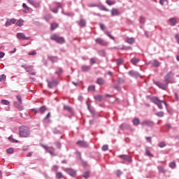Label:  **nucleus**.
Returning <instances> with one entry per match:
<instances>
[{
    "instance_id": "obj_50",
    "label": "nucleus",
    "mask_w": 179,
    "mask_h": 179,
    "mask_svg": "<svg viewBox=\"0 0 179 179\" xmlns=\"http://www.w3.org/2000/svg\"><path fill=\"white\" fill-rule=\"evenodd\" d=\"M162 104H163V101H159L157 105L159 110H163V106Z\"/></svg>"
},
{
    "instance_id": "obj_51",
    "label": "nucleus",
    "mask_w": 179,
    "mask_h": 179,
    "mask_svg": "<svg viewBox=\"0 0 179 179\" xmlns=\"http://www.w3.org/2000/svg\"><path fill=\"white\" fill-rule=\"evenodd\" d=\"M55 146L57 149H61V148H62V144L60 142L57 141L55 143Z\"/></svg>"
},
{
    "instance_id": "obj_31",
    "label": "nucleus",
    "mask_w": 179,
    "mask_h": 179,
    "mask_svg": "<svg viewBox=\"0 0 179 179\" xmlns=\"http://www.w3.org/2000/svg\"><path fill=\"white\" fill-rule=\"evenodd\" d=\"M94 99L96 100V101H103V96L102 95H96L94 96Z\"/></svg>"
},
{
    "instance_id": "obj_54",
    "label": "nucleus",
    "mask_w": 179,
    "mask_h": 179,
    "mask_svg": "<svg viewBox=\"0 0 179 179\" xmlns=\"http://www.w3.org/2000/svg\"><path fill=\"white\" fill-rule=\"evenodd\" d=\"M139 20H140V23H141V24H144V23H145V17L141 16Z\"/></svg>"
},
{
    "instance_id": "obj_57",
    "label": "nucleus",
    "mask_w": 179,
    "mask_h": 179,
    "mask_svg": "<svg viewBox=\"0 0 179 179\" xmlns=\"http://www.w3.org/2000/svg\"><path fill=\"white\" fill-rule=\"evenodd\" d=\"M8 140L10 141V142H12L13 143H17V141L15 140V138H13V137L10 136L8 137Z\"/></svg>"
},
{
    "instance_id": "obj_9",
    "label": "nucleus",
    "mask_w": 179,
    "mask_h": 179,
    "mask_svg": "<svg viewBox=\"0 0 179 179\" xmlns=\"http://www.w3.org/2000/svg\"><path fill=\"white\" fill-rule=\"evenodd\" d=\"M141 125L143 127H155V122L152 121V120H144L142 123Z\"/></svg>"
},
{
    "instance_id": "obj_15",
    "label": "nucleus",
    "mask_w": 179,
    "mask_h": 179,
    "mask_svg": "<svg viewBox=\"0 0 179 179\" xmlns=\"http://www.w3.org/2000/svg\"><path fill=\"white\" fill-rule=\"evenodd\" d=\"M17 38H19V40H29V38H30L26 36V35H24V34H23V33H17Z\"/></svg>"
},
{
    "instance_id": "obj_32",
    "label": "nucleus",
    "mask_w": 179,
    "mask_h": 179,
    "mask_svg": "<svg viewBox=\"0 0 179 179\" xmlns=\"http://www.w3.org/2000/svg\"><path fill=\"white\" fill-rule=\"evenodd\" d=\"M169 22L171 24V26H176V24H177V20L174 17L171 18Z\"/></svg>"
},
{
    "instance_id": "obj_34",
    "label": "nucleus",
    "mask_w": 179,
    "mask_h": 179,
    "mask_svg": "<svg viewBox=\"0 0 179 179\" xmlns=\"http://www.w3.org/2000/svg\"><path fill=\"white\" fill-rule=\"evenodd\" d=\"M158 171L162 173V174L166 173V170L164 169V168L162 166H157Z\"/></svg>"
},
{
    "instance_id": "obj_49",
    "label": "nucleus",
    "mask_w": 179,
    "mask_h": 179,
    "mask_svg": "<svg viewBox=\"0 0 179 179\" xmlns=\"http://www.w3.org/2000/svg\"><path fill=\"white\" fill-rule=\"evenodd\" d=\"M96 90V87L94 85H90L88 87L89 92H94Z\"/></svg>"
},
{
    "instance_id": "obj_2",
    "label": "nucleus",
    "mask_w": 179,
    "mask_h": 179,
    "mask_svg": "<svg viewBox=\"0 0 179 179\" xmlns=\"http://www.w3.org/2000/svg\"><path fill=\"white\" fill-rule=\"evenodd\" d=\"M51 40L57 43V44H64L65 38L64 36H59L57 34H53L50 36Z\"/></svg>"
},
{
    "instance_id": "obj_40",
    "label": "nucleus",
    "mask_w": 179,
    "mask_h": 179,
    "mask_svg": "<svg viewBox=\"0 0 179 179\" xmlns=\"http://www.w3.org/2000/svg\"><path fill=\"white\" fill-rule=\"evenodd\" d=\"M113 87L114 89H115V90H117V92H120V90H121V86L118 83L114 84Z\"/></svg>"
},
{
    "instance_id": "obj_56",
    "label": "nucleus",
    "mask_w": 179,
    "mask_h": 179,
    "mask_svg": "<svg viewBox=\"0 0 179 179\" xmlns=\"http://www.w3.org/2000/svg\"><path fill=\"white\" fill-rule=\"evenodd\" d=\"M23 22H24V21L22 20H18V21L16 22L17 26H20V27L23 26Z\"/></svg>"
},
{
    "instance_id": "obj_12",
    "label": "nucleus",
    "mask_w": 179,
    "mask_h": 179,
    "mask_svg": "<svg viewBox=\"0 0 179 179\" xmlns=\"http://www.w3.org/2000/svg\"><path fill=\"white\" fill-rule=\"evenodd\" d=\"M76 145L80 146V148H89V144L85 141H78L76 142Z\"/></svg>"
},
{
    "instance_id": "obj_13",
    "label": "nucleus",
    "mask_w": 179,
    "mask_h": 179,
    "mask_svg": "<svg viewBox=\"0 0 179 179\" xmlns=\"http://www.w3.org/2000/svg\"><path fill=\"white\" fill-rule=\"evenodd\" d=\"M45 150L50 153L51 156H57V154H55V149L52 147H45Z\"/></svg>"
},
{
    "instance_id": "obj_48",
    "label": "nucleus",
    "mask_w": 179,
    "mask_h": 179,
    "mask_svg": "<svg viewBox=\"0 0 179 179\" xmlns=\"http://www.w3.org/2000/svg\"><path fill=\"white\" fill-rule=\"evenodd\" d=\"M1 104H3V106H9L10 102L6 99H3L1 100Z\"/></svg>"
},
{
    "instance_id": "obj_63",
    "label": "nucleus",
    "mask_w": 179,
    "mask_h": 179,
    "mask_svg": "<svg viewBox=\"0 0 179 179\" xmlns=\"http://www.w3.org/2000/svg\"><path fill=\"white\" fill-rule=\"evenodd\" d=\"M59 168V166H58L57 165H55L52 167V170H53V171H56V173H57V171H58Z\"/></svg>"
},
{
    "instance_id": "obj_58",
    "label": "nucleus",
    "mask_w": 179,
    "mask_h": 179,
    "mask_svg": "<svg viewBox=\"0 0 179 179\" xmlns=\"http://www.w3.org/2000/svg\"><path fill=\"white\" fill-rule=\"evenodd\" d=\"M169 167L171 169H174L176 167V162H170Z\"/></svg>"
},
{
    "instance_id": "obj_23",
    "label": "nucleus",
    "mask_w": 179,
    "mask_h": 179,
    "mask_svg": "<svg viewBox=\"0 0 179 179\" xmlns=\"http://www.w3.org/2000/svg\"><path fill=\"white\" fill-rule=\"evenodd\" d=\"M131 49V46H125L124 45L118 46V50H124L125 51H127Z\"/></svg>"
},
{
    "instance_id": "obj_26",
    "label": "nucleus",
    "mask_w": 179,
    "mask_h": 179,
    "mask_svg": "<svg viewBox=\"0 0 179 179\" xmlns=\"http://www.w3.org/2000/svg\"><path fill=\"white\" fill-rule=\"evenodd\" d=\"M139 61H141V59L134 57L130 60V62H131L133 65H136V64H138Z\"/></svg>"
},
{
    "instance_id": "obj_59",
    "label": "nucleus",
    "mask_w": 179,
    "mask_h": 179,
    "mask_svg": "<svg viewBox=\"0 0 179 179\" xmlns=\"http://www.w3.org/2000/svg\"><path fill=\"white\" fill-rule=\"evenodd\" d=\"M100 10H104L105 12H108V9L107 8H106V6H100Z\"/></svg>"
},
{
    "instance_id": "obj_20",
    "label": "nucleus",
    "mask_w": 179,
    "mask_h": 179,
    "mask_svg": "<svg viewBox=\"0 0 179 179\" xmlns=\"http://www.w3.org/2000/svg\"><path fill=\"white\" fill-rule=\"evenodd\" d=\"M145 156H149L150 157H154L153 154L150 153V147H147L145 148Z\"/></svg>"
},
{
    "instance_id": "obj_3",
    "label": "nucleus",
    "mask_w": 179,
    "mask_h": 179,
    "mask_svg": "<svg viewBox=\"0 0 179 179\" xmlns=\"http://www.w3.org/2000/svg\"><path fill=\"white\" fill-rule=\"evenodd\" d=\"M173 76H174V74L173 73V71L168 72L164 78V82L166 85H169V83H171V80L173 79Z\"/></svg>"
},
{
    "instance_id": "obj_27",
    "label": "nucleus",
    "mask_w": 179,
    "mask_h": 179,
    "mask_svg": "<svg viewBox=\"0 0 179 179\" xmlns=\"http://www.w3.org/2000/svg\"><path fill=\"white\" fill-rule=\"evenodd\" d=\"M78 24L80 27H86V20H85V19H81Z\"/></svg>"
},
{
    "instance_id": "obj_37",
    "label": "nucleus",
    "mask_w": 179,
    "mask_h": 179,
    "mask_svg": "<svg viewBox=\"0 0 179 179\" xmlns=\"http://www.w3.org/2000/svg\"><path fill=\"white\" fill-rule=\"evenodd\" d=\"M98 54L99 55H100V57H106V50H98Z\"/></svg>"
},
{
    "instance_id": "obj_7",
    "label": "nucleus",
    "mask_w": 179,
    "mask_h": 179,
    "mask_svg": "<svg viewBox=\"0 0 179 179\" xmlns=\"http://www.w3.org/2000/svg\"><path fill=\"white\" fill-rule=\"evenodd\" d=\"M154 83L156 86H158L159 89H162V90H167L168 85L166 83L164 84L160 81H155Z\"/></svg>"
},
{
    "instance_id": "obj_10",
    "label": "nucleus",
    "mask_w": 179,
    "mask_h": 179,
    "mask_svg": "<svg viewBox=\"0 0 179 179\" xmlns=\"http://www.w3.org/2000/svg\"><path fill=\"white\" fill-rule=\"evenodd\" d=\"M31 111H33L34 114H44V113H45V106H42L38 110L32 109Z\"/></svg>"
},
{
    "instance_id": "obj_33",
    "label": "nucleus",
    "mask_w": 179,
    "mask_h": 179,
    "mask_svg": "<svg viewBox=\"0 0 179 179\" xmlns=\"http://www.w3.org/2000/svg\"><path fill=\"white\" fill-rule=\"evenodd\" d=\"M105 34H106V36H108V37H109L111 40H115V38L111 35V32L106 31H105Z\"/></svg>"
},
{
    "instance_id": "obj_45",
    "label": "nucleus",
    "mask_w": 179,
    "mask_h": 179,
    "mask_svg": "<svg viewBox=\"0 0 179 179\" xmlns=\"http://www.w3.org/2000/svg\"><path fill=\"white\" fill-rule=\"evenodd\" d=\"M87 106L90 113H91V114H94V109L93 108H91L89 103H87Z\"/></svg>"
},
{
    "instance_id": "obj_53",
    "label": "nucleus",
    "mask_w": 179,
    "mask_h": 179,
    "mask_svg": "<svg viewBox=\"0 0 179 179\" xmlns=\"http://www.w3.org/2000/svg\"><path fill=\"white\" fill-rule=\"evenodd\" d=\"M159 65H160V62H159V61L154 60L153 66H155V68H157V66H159Z\"/></svg>"
},
{
    "instance_id": "obj_60",
    "label": "nucleus",
    "mask_w": 179,
    "mask_h": 179,
    "mask_svg": "<svg viewBox=\"0 0 179 179\" xmlns=\"http://www.w3.org/2000/svg\"><path fill=\"white\" fill-rule=\"evenodd\" d=\"M158 146H159V148H165V146H166V143H164V142H161V143H159L158 144Z\"/></svg>"
},
{
    "instance_id": "obj_38",
    "label": "nucleus",
    "mask_w": 179,
    "mask_h": 179,
    "mask_svg": "<svg viewBox=\"0 0 179 179\" xmlns=\"http://www.w3.org/2000/svg\"><path fill=\"white\" fill-rule=\"evenodd\" d=\"M50 117H51V113H48V115L45 117V120H46L45 122H46V124H50L51 120H48Z\"/></svg>"
},
{
    "instance_id": "obj_25",
    "label": "nucleus",
    "mask_w": 179,
    "mask_h": 179,
    "mask_svg": "<svg viewBox=\"0 0 179 179\" xmlns=\"http://www.w3.org/2000/svg\"><path fill=\"white\" fill-rule=\"evenodd\" d=\"M81 69L83 72H87V71H90V69H92V66H83Z\"/></svg>"
},
{
    "instance_id": "obj_16",
    "label": "nucleus",
    "mask_w": 179,
    "mask_h": 179,
    "mask_svg": "<svg viewBox=\"0 0 179 179\" xmlns=\"http://www.w3.org/2000/svg\"><path fill=\"white\" fill-rule=\"evenodd\" d=\"M120 129L122 131L125 129H131V126L127 123H123L120 126Z\"/></svg>"
},
{
    "instance_id": "obj_36",
    "label": "nucleus",
    "mask_w": 179,
    "mask_h": 179,
    "mask_svg": "<svg viewBox=\"0 0 179 179\" xmlns=\"http://www.w3.org/2000/svg\"><path fill=\"white\" fill-rule=\"evenodd\" d=\"M117 84L122 85V83H125V80H124L122 78L119 77L117 80Z\"/></svg>"
},
{
    "instance_id": "obj_41",
    "label": "nucleus",
    "mask_w": 179,
    "mask_h": 179,
    "mask_svg": "<svg viewBox=\"0 0 179 179\" xmlns=\"http://www.w3.org/2000/svg\"><path fill=\"white\" fill-rule=\"evenodd\" d=\"M83 177L85 179L89 178V177H90V172L89 171H86L83 174Z\"/></svg>"
},
{
    "instance_id": "obj_8",
    "label": "nucleus",
    "mask_w": 179,
    "mask_h": 179,
    "mask_svg": "<svg viewBox=\"0 0 179 179\" xmlns=\"http://www.w3.org/2000/svg\"><path fill=\"white\" fill-rule=\"evenodd\" d=\"M96 44H99V45H102L103 47H107L108 45V42H106L103 38H98L95 39Z\"/></svg>"
},
{
    "instance_id": "obj_43",
    "label": "nucleus",
    "mask_w": 179,
    "mask_h": 179,
    "mask_svg": "<svg viewBox=\"0 0 179 179\" xmlns=\"http://www.w3.org/2000/svg\"><path fill=\"white\" fill-rule=\"evenodd\" d=\"M59 8H62V6H57V7H55L52 12H53V13H58V10Z\"/></svg>"
},
{
    "instance_id": "obj_4",
    "label": "nucleus",
    "mask_w": 179,
    "mask_h": 179,
    "mask_svg": "<svg viewBox=\"0 0 179 179\" xmlns=\"http://www.w3.org/2000/svg\"><path fill=\"white\" fill-rule=\"evenodd\" d=\"M24 69L27 71L29 73V75L34 76L36 75V71H34V69L33 68V66H26V65H22V66Z\"/></svg>"
},
{
    "instance_id": "obj_42",
    "label": "nucleus",
    "mask_w": 179,
    "mask_h": 179,
    "mask_svg": "<svg viewBox=\"0 0 179 179\" xmlns=\"http://www.w3.org/2000/svg\"><path fill=\"white\" fill-rule=\"evenodd\" d=\"M134 41L135 40L134 39V38H128L126 41L128 44H134Z\"/></svg>"
},
{
    "instance_id": "obj_35",
    "label": "nucleus",
    "mask_w": 179,
    "mask_h": 179,
    "mask_svg": "<svg viewBox=\"0 0 179 179\" xmlns=\"http://www.w3.org/2000/svg\"><path fill=\"white\" fill-rule=\"evenodd\" d=\"M27 1L29 3H31V5H33L34 6H38V3L36 2L34 0H27Z\"/></svg>"
},
{
    "instance_id": "obj_62",
    "label": "nucleus",
    "mask_w": 179,
    "mask_h": 179,
    "mask_svg": "<svg viewBox=\"0 0 179 179\" xmlns=\"http://www.w3.org/2000/svg\"><path fill=\"white\" fill-rule=\"evenodd\" d=\"M106 3L108 5H109V6H111V5H114V1H111V0H107L106 1Z\"/></svg>"
},
{
    "instance_id": "obj_11",
    "label": "nucleus",
    "mask_w": 179,
    "mask_h": 179,
    "mask_svg": "<svg viewBox=\"0 0 179 179\" xmlns=\"http://www.w3.org/2000/svg\"><path fill=\"white\" fill-rule=\"evenodd\" d=\"M118 157H120V159H122V160H124V162H129V163L132 162V159L127 155H119Z\"/></svg>"
},
{
    "instance_id": "obj_64",
    "label": "nucleus",
    "mask_w": 179,
    "mask_h": 179,
    "mask_svg": "<svg viewBox=\"0 0 179 179\" xmlns=\"http://www.w3.org/2000/svg\"><path fill=\"white\" fill-rule=\"evenodd\" d=\"M175 38H176V40L178 44H179V34H176L175 35Z\"/></svg>"
},
{
    "instance_id": "obj_47",
    "label": "nucleus",
    "mask_w": 179,
    "mask_h": 179,
    "mask_svg": "<svg viewBox=\"0 0 179 179\" xmlns=\"http://www.w3.org/2000/svg\"><path fill=\"white\" fill-rule=\"evenodd\" d=\"M155 115H157V117H159L160 118H162V117H164V112L163 111L158 112L155 114Z\"/></svg>"
},
{
    "instance_id": "obj_39",
    "label": "nucleus",
    "mask_w": 179,
    "mask_h": 179,
    "mask_svg": "<svg viewBox=\"0 0 179 179\" xmlns=\"http://www.w3.org/2000/svg\"><path fill=\"white\" fill-rule=\"evenodd\" d=\"M117 65L120 66V65H122V62H124V59L122 58H119L116 59Z\"/></svg>"
},
{
    "instance_id": "obj_14",
    "label": "nucleus",
    "mask_w": 179,
    "mask_h": 179,
    "mask_svg": "<svg viewBox=\"0 0 179 179\" xmlns=\"http://www.w3.org/2000/svg\"><path fill=\"white\" fill-rule=\"evenodd\" d=\"M128 74L133 78H142V76L139 73H138V71H134L131 70L129 71Z\"/></svg>"
},
{
    "instance_id": "obj_46",
    "label": "nucleus",
    "mask_w": 179,
    "mask_h": 179,
    "mask_svg": "<svg viewBox=\"0 0 179 179\" xmlns=\"http://www.w3.org/2000/svg\"><path fill=\"white\" fill-rule=\"evenodd\" d=\"M64 71L62 68H58L57 70L55 71L56 75H62Z\"/></svg>"
},
{
    "instance_id": "obj_19",
    "label": "nucleus",
    "mask_w": 179,
    "mask_h": 179,
    "mask_svg": "<svg viewBox=\"0 0 179 179\" xmlns=\"http://www.w3.org/2000/svg\"><path fill=\"white\" fill-rule=\"evenodd\" d=\"M121 13H120V11L117 8H113L111 10V15L112 16H118Z\"/></svg>"
},
{
    "instance_id": "obj_6",
    "label": "nucleus",
    "mask_w": 179,
    "mask_h": 179,
    "mask_svg": "<svg viewBox=\"0 0 179 179\" xmlns=\"http://www.w3.org/2000/svg\"><path fill=\"white\" fill-rule=\"evenodd\" d=\"M47 82L48 86L50 87V89H52L53 87L58 86V84L59 83L58 79L54 80L52 81L47 80Z\"/></svg>"
},
{
    "instance_id": "obj_1",
    "label": "nucleus",
    "mask_w": 179,
    "mask_h": 179,
    "mask_svg": "<svg viewBox=\"0 0 179 179\" xmlns=\"http://www.w3.org/2000/svg\"><path fill=\"white\" fill-rule=\"evenodd\" d=\"M19 134L20 138H29L30 136V131H29V128L24 126H21L19 128Z\"/></svg>"
},
{
    "instance_id": "obj_44",
    "label": "nucleus",
    "mask_w": 179,
    "mask_h": 179,
    "mask_svg": "<svg viewBox=\"0 0 179 179\" xmlns=\"http://www.w3.org/2000/svg\"><path fill=\"white\" fill-rule=\"evenodd\" d=\"M22 8H24V9H25V10H24V12L25 13H29V6H27V5H26V3H23L22 4Z\"/></svg>"
},
{
    "instance_id": "obj_29",
    "label": "nucleus",
    "mask_w": 179,
    "mask_h": 179,
    "mask_svg": "<svg viewBox=\"0 0 179 179\" xmlns=\"http://www.w3.org/2000/svg\"><path fill=\"white\" fill-rule=\"evenodd\" d=\"M64 174L62 172H57L56 173V179H62L64 178Z\"/></svg>"
},
{
    "instance_id": "obj_28",
    "label": "nucleus",
    "mask_w": 179,
    "mask_h": 179,
    "mask_svg": "<svg viewBox=\"0 0 179 179\" xmlns=\"http://www.w3.org/2000/svg\"><path fill=\"white\" fill-rule=\"evenodd\" d=\"M96 83L97 85H99V86L103 85V84L104 83V79H103L102 78H97Z\"/></svg>"
},
{
    "instance_id": "obj_55",
    "label": "nucleus",
    "mask_w": 179,
    "mask_h": 179,
    "mask_svg": "<svg viewBox=\"0 0 179 179\" xmlns=\"http://www.w3.org/2000/svg\"><path fill=\"white\" fill-rule=\"evenodd\" d=\"M4 80H6V76L3 74L0 76V82H3Z\"/></svg>"
},
{
    "instance_id": "obj_17",
    "label": "nucleus",
    "mask_w": 179,
    "mask_h": 179,
    "mask_svg": "<svg viewBox=\"0 0 179 179\" xmlns=\"http://www.w3.org/2000/svg\"><path fill=\"white\" fill-rule=\"evenodd\" d=\"M15 23H16V19H11V20H8L6 22V27L10 26L12 24H15Z\"/></svg>"
},
{
    "instance_id": "obj_18",
    "label": "nucleus",
    "mask_w": 179,
    "mask_h": 179,
    "mask_svg": "<svg viewBox=\"0 0 179 179\" xmlns=\"http://www.w3.org/2000/svg\"><path fill=\"white\" fill-rule=\"evenodd\" d=\"M150 99L151 100V101L152 103H154V104H156V106L158 104V103L161 101L159 97L157 96H153V97H150Z\"/></svg>"
},
{
    "instance_id": "obj_21",
    "label": "nucleus",
    "mask_w": 179,
    "mask_h": 179,
    "mask_svg": "<svg viewBox=\"0 0 179 179\" xmlns=\"http://www.w3.org/2000/svg\"><path fill=\"white\" fill-rule=\"evenodd\" d=\"M48 59H50V61L52 62V64L58 62V57L55 56H49Z\"/></svg>"
},
{
    "instance_id": "obj_5",
    "label": "nucleus",
    "mask_w": 179,
    "mask_h": 179,
    "mask_svg": "<svg viewBox=\"0 0 179 179\" xmlns=\"http://www.w3.org/2000/svg\"><path fill=\"white\" fill-rule=\"evenodd\" d=\"M65 173H67L71 177H76V171L71 168H65L63 169Z\"/></svg>"
},
{
    "instance_id": "obj_30",
    "label": "nucleus",
    "mask_w": 179,
    "mask_h": 179,
    "mask_svg": "<svg viewBox=\"0 0 179 179\" xmlns=\"http://www.w3.org/2000/svg\"><path fill=\"white\" fill-rule=\"evenodd\" d=\"M52 132L55 135H62V133L61 132V131L58 130L57 128H54L52 129Z\"/></svg>"
},
{
    "instance_id": "obj_22",
    "label": "nucleus",
    "mask_w": 179,
    "mask_h": 179,
    "mask_svg": "<svg viewBox=\"0 0 179 179\" xmlns=\"http://www.w3.org/2000/svg\"><path fill=\"white\" fill-rule=\"evenodd\" d=\"M133 125H134L135 127H138V125H139V124H141V120H139V118L138 117H135L133 120Z\"/></svg>"
},
{
    "instance_id": "obj_61",
    "label": "nucleus",
    "mask_w": 179,
    "mask_h": 179,
    "mask_svg": "<svg viewBox=\"0 0 179 179\" xmlns=\"http://www.w3.org/2000/svg\"><path fill=\"white\" fill-rule=\"evenodd\" d=\"M102 150H103V152H106V150H108V145H103V147H102Z\"/></svg>"
},
{
    "instance_id": "obj_52",
    "label": "nucleus",
    "mask_w": 179,
    "mask_h": 179,
    "mask_svg": "<svg viewBox=\"0 0 179 179\" xmlns=\"http://www.w3.org/2000/svg\"><path fill=\"white\" fill-rule=\"evenodd\" d=\"M64 110H66L69 111V113H72V108H71V106H64Z\"/></svg>"
},
{
    "instance_id": "obj_24",
    "label": "nucleus",
    "mask_w": 179,
    "mask_h": 179,
    "mask_svg": "<svg viewBox=\"0 0 179 179\" xmlns=\"http://www.w3.org/2000/svg\"><path fill=\"white\" fill-rule=\"evenodd\" d=\"M59 24L57 22H52L51 24H50V29L51 30H55V29H58Z\"/></svg>"
}]
</instances>
